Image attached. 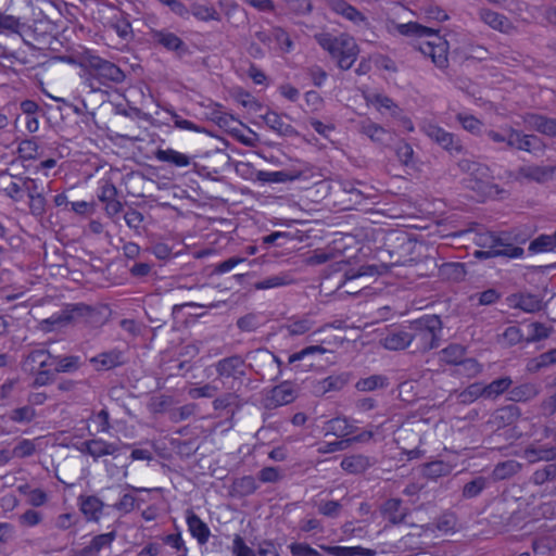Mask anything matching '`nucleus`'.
Here are the masks:
<instances>
[{
	"mask_svg": "<svg viewBox=\"0 0 556 556\" xmlns=\"http://www.w3.org/2000/svg\"><path fill=\"white\" fill-rule=\"evenodd\" d=\"M326 352H327V350L320 345H309L296 353L291 354L288 358V362H289V364L293 365L308 356H313L316 354L321 355V354H325Z\"/></svg>",
	"mask_w": 556,
	"mask_h": 556,
	"instance_id": "a18cd8bd",
	"label": "nucleus"
},
{
	"mask_svg": "<svg viewBox=\"0 0 556 556\" xmlns=\"http://www.w3.org/2000/svg\"><path fill=\"white\" fill-rule=\"evenodd\" d=\"M331 556H375L376 551L363 546H321Z\"/></svg>",
	"mask_w": 556,
	"mask_h": 556,
	"instance_id": "a878e982",
	"label": "nucleus"
},
{
	"mask_svg": "<svg viewBox=\"0 0 556 556\" xmlns=\"http://www.w3.org/2000/svg\"><path fill=\"white\" fill-rule=\"evenodd\" d=\"M388 384V379L381 375H372L370 377L362 378L356 382V389L362 392H370L377 389L384 388Z\"/></svg>",
	"mask_w": 556,
	"mask_h": 556,
	"instance_id": "f704fd0d",
	"label": "nucleus"
},
{
	"mask_svg": "<svg viewBox=\"0 0 556 556\" xmlns=\"http://www.w3.org/2000/svg\"><path fill=\"white\" fill-rule=\"evenodd\" d=\"M457 119L465 130L473 135H478L482 131V123L473 115L458 114Z\"/></svg>",
	"mask_w": 556,
	"mask_h": 556,
	"instance_id": "49530a36",
	"label": "nucleus"
},
{
	"mask_svg": "<svg viewBox=\"0 0 556 556\" xmlns=\"http://www.w3.org/2000/svg\"><path fill=\"white\" fill-rule=\"evenodd\" d=\"M319 46L326 50L342 70H349L355 63L358 55V46L353 37L348 34L333 36L321 33L315 36Z\"/></svg>",
	"mask_w": 556,
	"mask_h": 556,
	"instance_id": "7ed1b4c3",
	"label": "nucleus"
},
{
	"mask_svg": "<svg viewBox=\"0 0 556 556\" xmlns=\"http://www.w3.org/2000/svg\"><path fill=\"white\" fill-rule=\"evenodd\" d=\"M18 491L26 497L27 503L33 507L43 506L48 500V493L40 488H33L29 484L18 486Z\"/></svg>",
	"mask_w": 556,
	"mask_h": 556,
	"instance_id": "7c9ffc66",
	"label": "nucleus"
},
{
	"mask_svg": "<svg viewBox=\"0 0 556 556\" xmlns=\"http://www.w3.org/2000/svg\"><path fill=\"white\" fill-rule=\"evenodd\" d=\"M115 539V534L113 532L103 533L97 535L92 539L90 548L92 551L99 552L100 549L110 546Z\"/></svg>",
	"mask_w": 556,
	"mask_h": 556,
	"instance_id": "052dcab7",
	"label": "nucleus"
},
{
	"mask_svg": "<svg viewBox=\"0 0 556 556\" xmlns=\"http://www.w3.org/2000/svg\"><path fill=\"white\" fill-rule=\"evenodd\" d=\"M220 390V383L217 379H213L208 383H194L192 384L188 390L189 397L197 400V399H211L215 396V394Z\"/></svg>",
	"mask_w": 556,
	"mask_h": 556,
	"instance_id": "c756f323",
	"label": "nucleus"
},
{
	"mask_svg": "<svg viewBox=\"0 0 556 556\" xmlns=\"http://www.w3.org/2000/svg\"><path fill=\"white\" fill-rule=\"evenodd\" d=\"M525 125L546 136L556 137V119L547 118L539 114H527L523 117Z\"/></svg>",
	"mask_w": 556,
	"mask_h": 556,
	"instance_id": "2eb2a0df",
	"label": "nucleus"
},
{
	"mask_svg": "<svg viewBox=\"0 0 556 556\" xmlns=\"http://www.w3.org/2000/svg\"><path fill=\"white\" fill-rule=\"evenodd\" d=\"M285 327L290 336H303L314 327V321L308 316L293 317Z\"/></svg>",
	"mask_w": 556,
	"mask_h": 556,
	"instance_id": "2f4dec72",
	"label": "nucleus"
},
{
	"mask_svg": "<svg viewBox=\"0 0 556 556\" xmlns=\"http://www.w3.org/2000/svg\"><path fill=\"white\" fill-rule=\"evenodd\" d=\"M361 129H362L363 134H365L367 137H369L372 141H377V142H381L387 135V131L384 128H382L378 124H375L370 121L363 122Z\"/></svg>",
	"mask_w": 556,
	"mask_h": 556,
	"instance_id": "37998d69",
	"label": "nucleus"
},
{
	"mask_svg": "<svg viewBox=\"0 0 556 556\" xmlns=\"http://www.w3.org/2000/svg\"><path fill=\"white\" fill-rule=\"evenodd\" d=\"M460 168L470 176L468 188L477 191L483 198H498L500 188L492 181L490 170L485 165L477 162L464 160L459 164Z\"/></svg>",
	"mask_w": 556,
	"mask_h": 556,
	"instance_id": "423d86ee",
	"label": "nucleus"
},
{
	"mask_svg": "<svg viewBox=\"0 0 556 556\" xmlns=\"http://www.w3.org/2000/svg\"><path fill=\"white\" fill-rule=\"evenodd\" d=\"M39 147L34 139H25L18 143L17 153L23 160H35L38 156Z\"/></svg>",
	"mask_w": 556,
	"mask_h": 556,
	"instance_id": "79ce46f5",
	"label": "nucleus"
},
{
	"mask_svg": "<svg viewBox=\"0 0 556 556\" xmlns=\"http://www.w3.org/2000/svg\"><path fill=\"white\" fill-rule=\"evenodd\" d=\"M90 363L98 370H109L123 363V355L117 350L103 352L91 357Z\"/></svg>",
	"mask_w": 556,
	"mask_h": 556,
	"instance_id": "5701e85b",
	"label": "nucleus"
},
{
	"mask_svg": "<svg viewBox=\"0 0 556 556\" xmlns=\"http://www.w3.org/2000/svg\"><path fill=\"white\" fill-rule=\"evenodd\" d=\"M396 155L403 164L408 165L413 161L414 150L410 144L403 142L397 146Z\"/></svg>",
	"mask_w": 556,
	"mask_h": 556,
	"instance_id": "338daca9",
	"label": "nucleus"
},
{
	"mask_svg": "<svg viewBox=\"0 0 556 556\" xmlns=\"http://www.w3.org/2000/svg\"><path fill=\"white\" fill-rule=\"evenodd\" d=\"M242 361L239 357H228L216 363L215 369L217 372V380L222 384L223 379L236 377L237 374H241Z\"/></svg>",
	"mask_w": 556,
	"mask_h": 556,
	"instance_id": "412c9836",
	"label": "nucleus"
},
{
	"mask_svg": "<svg viewBox=\"0 0 556 556\" xmlns=\"http://www.w3.org/2000/svg\"><path fill=\"white\" fill-rule=\"evenodd\" d=\"M548 328L544 324L532 323L528 326V336L531 341H539L548 337Z\"/></svg>",
	"mask_w": 556,
	"mask_h": 556,
	"instance_id": "13d9d810",
	"label": "nucleus"
},
{
	"mask_svg": "<svg viewBox=\"0 0 556 556\" xmlns=\"http://www.w3.org/2000/svg\"><path fill=\"white\" fill-rule=\"evenodd\" d=\"M117 194L114 184L109 179H101L99 181L98 198L101 202L115 199Z\"/></svg>",
	"mask_w": 556,
	"mask_h": 556,
	"instance_id": "5fc2aeb1",
	"label": "nucleus"
},
{
	"mask_svg": "<svg viewBox=\"0 0 556 556\" xmlns=\"http://www.w3.org/2000/svg\"><path fill=\"white\" fill-rule=\"evenodd\" d=\"M479 15L483 23L495 30L507 33L511 28L509 20L498 12H494L489 9H482L480 10Z\"/></svg>",
	"mask_w": 556,
	"mask_h": 556,
	"instance_id": "4be33fe9",
	"label": "nucleus"
},
{
	"mask_svg": "<svg viewBox=\"0 0 556 556\" xmlns=\"http://www.w3.org/2000/svg\"><path fill=\"white\" fill-rule=\"evenodd\" d=\"M440 275L446 278L458 279L464 275V266L458 263H446L440 267Z\"/></svg>",
	"mask_w": 556,
	"mask_h": 556,
	"instance_id": "4d7b16f0",
	"label": "nucleus"
},
{
	"mask_svg": "<svg viewBox=\"0 0 556 556\" xmlns=\"http://www.w3.org/2000/svg\"><path fill=\"white\" fill-rule=\"evenodd\" d=\"M292 49L293 42L283 29L269 28L254 33L249 53L253 58H262L267 52L288 53Z\"/></svg>",
	"mask_w": 556,
	"mask_h": 556,
	"instance_id": "20e7f679",
	"label": "nucleus"
},
{
	"mask_svg": "<svg viewBox=\"0 0 556 556\" xmlns=\"http://www.w3.org/2000/svg\"><path fill=\"white\" fill-rule=\"evenodd\" d=\"M138 505L137 498L130 493H124L121 498L113 505V508L121 514H128Z\"/></svg>",
	"mask_w": 556,
	"mask_h": 556,
	"instance_id": "de8ad7c7",
	"label": "nucleus"
},
{
	"mask_svg": "<svg viewBox=\"0 0 556 556\" xmlns=\"http://www.w3.org/2000/svg\"><path fill=\"white\" fill-rule=\"evenodd\" d=\"M465 348L459 344H451L441 352V357L450 364H459L463 362Z\"/></svg>",
	"mask_w": 556,
	"mask_h": 556,
	"instance_id": "58836bf2",
	"label": "nucleus"
},
{
	"mask_svg": "<svg viewBox=\"0 0 556 556\" xmlns=\"http://www.w3.org/2000/svg\"><path fill=\"white\" fill-rule=\"evenodd\" d=\"M186 522L188 526V530L191 533V535L197 539V541L200 544H205L211 535L210 528L207 525L200 519L199 516H197L192 511L187 513Z\"/></svg>",
	"mask_w": 556,
	"mask_h": 556,
	"instance_id": "6ab92c4d",
	"label": "nucleus"
},
{
	"mask_svg": "<svg viewBox=\"0 0 556 556\" xmlns=\"http://www.w3.org/2000/svg\"><path fill=\"white\" fill-rule=\"evenodd\" d=\"M191 12L200 21H219V13L213 7L206 4H194Z\"/></svg>",
	"mask_w": 556,
	"mask_h": 556,
	"instance_id": "ea45409f",
	"label": "nucleus"
},
{
	"mask_svg": "<svg viewBox=\"0 0 556 556\" xmlns=\"http://www.w3.org/2000/svg\"><path fill=\"white\" fill-rule=\"evenodd\" d=\"M486 486V479L478 477L472 481L468 482L463 489V495L467 498H472L479 495L482 490Z\"/></svg>",
	"mask_w": 556,
	"mask_h": 556,
	"instance_id": "09e8293b",
	"label": "nucleus"
},
{
	"mask_svg": "<svg viewBox=\"0 0 556 556\" xmlns=\"http://www.w3.org/2000/svg\"><path fill=\"white\" fill-rule=\"evenodd\" d=\"M256 177L260 181L268 184H282L293 179V177L285 170H260Z\"/></svg>",
	"mask_w": 556,
	"mask_h": 556,
	"instance_id": "4c0bfd02",
	"label": "nucleus"
},
{
	"mask_svg": "<svg viewBox=\"0 0 556 556\" xmlns=\"http://www.w3.org/2000/svg\"><path fill=\"white\" fill-rule=\"evenodd\" d=\"M381 513L392 525L401 523L406 516V509L402 507L401 501L396 498L388 500L383 504Z\"/></svg>",
	"mask_w": 556,
	"mask_h": 556,
	"instance_id": "bb28decb",
	"label": "nucleus"
},
{
	"mask_svg": "<svg viewBox=\"0 0 556 556\" xmlns=\"http://www.w3.org/2000/svg\"><path fill=\"white\" fill-rule=\"evenodd\" d=\"M151 39L169 51H178L184 47L182 40L174 33L153 29L150 33Z\"/></svg>",
	"mask_w": 556,
	"mask_h": 556,
	"instance_id": "b1692460",
	"label": "nucleus"
},
{
	"mask_svg": "<svg viewBox=\"0 0 556 556\" xmlns=\"http://www.w3.org/2000/svg\"><path fill=\"white\" fill-rule=\"evenodd\" d=\"M492 244L488 251H477L476 255H485L486 257L506 256L509 258H519L523 255V249L513 244L503 243L497 239L491 238Z\"/></svg>",
	"mask_w": 556,
	"mask_h": 556,
	"instance_id": "ddd939ff",
	"label": "nucleus"
},
{
	"mask_svg": "<svg viewBox=\"0 0 556 556\" xmlns=\"http://www.w3.org/2000/svg\"><path fill=\"white\" fill-rule=\"evenodd\" d=\"M258 116L270 129L281 136L291 137L296 135V130L290 124L286 123L283 118L274 111L267 110L265 113H260Z\"/></svg>",
	"mask_w": 556,
	"mask_h": 556,
	"instance_id": "f3484780",
	"label": "nucleus"
},
{
	"mask_svg": "<svg viewBox=\"0 0 556 556\" xmlns=\"http://www.w3.org/2000/svg\"><path fill=\"white\" fill-rule=\"evenodd\" d=\"M165 543L180 553L179 556H187L188 548L180 534H169L165 538Z\"/></svg>",
	"mask_w": 556,
	"mask_h": 556,
	"instance_id": "0e129e2a",
	"label": "nucleus"
},
{
	"mask_svg": "<svg viewBox=\"0 0 556 556\" xmlns=\"http://www.w3.org/2000/svg\"><path fill=\"white\" fill-rule=\"evenodd\" d=\"M380 343L387 350L399 351L407 348L412 343V338L409 331L404 329L392 330L380 340Z\"/></svg>",
	"mask_w": 556,
	"mask_h": 556,
	"instance_id": "a211bd4d",
	"label": "nucleus"
},
{
	"mask_svg": "<svg viewBox=\"0 0 556 556\" xmlns=\"http://www.w3.org/2000/svg\"><path fill=\"white\" fill-rule=\"evenodd\" d=\"M346 381V378L342 375L329 376L318 382L316 391L321 393L338 391L345 386Z\"/></svg>",
	"mask_w": 556,
	"mask_h": 556,
	"instance_id": "e433bc0d",
	"label": "nucleus"
},
{
	"mask_svg": "<svg viewBox=\"0 0 556 556\" xmlns=\"http://www.w3.org/2000/svg\"><path fill=\"white\" fill-rule=\"evenodd\" d=\"M112 28L119 38L124 40H128L131 38L132 29L128 21L118 20L112 25Z\"/></svg>",
	"mask_w": 556,
	"mask_h": 556,
	"instance_id": "e2e57ef3",
	"label": "nucleus"
},
{
	"mask_svg": "<svg viewBox=\"0 0 556 556\" xmlns=\"http://www.w3.org/2000/svg\"><path fill=\"white\" fill-rule=\"evenodd\" d=\"M85 62L89 74L99 79L101 84L122 83L125 78L124 72L117 65L98 55H89Z\"/></svg>",
	"mask_w": 556,
	"mask_h": 556,
	"instance_id": "6e6552de",
	"label": "nucleus"
},
{
	"mask_svg": "<svg viewBox=\"0 0 556 556\" xmlns=\"http://www.w3.org/2000/svg\"><path fill=\"white\" fill-rule=\"evenodd\" d=\"M36 416V412L31 406H23L11 412L10 418L15 422H29Z\"/></svg>",
	"mask_w": 556,
	"mask_h": 556,
	"instance_id": "864d4df0",
	"label": "nucleus"
},
{
	"mask_svg": "<svg viewBox=\"0 0 556 556\" xmlns=\"http://www.w3.org/2000/svg\"><path fill=\"white\" fill-rule=\"evenodd\" d=\"M424 134L439 146L448 151H459L460 146L455 141L454 136L432 122H426L421 126Z\"/></svg>",
	"mask_w": 556,
	"mask_h": 556,
	"instance_id": "9b49d317",
	"label": "nucleus"
},
{
	"mask_svg": "<svg viewBox=\"0 0 556 556\" xmlns=\"http://www.w3.org/2000/svg\"><path fill=\"white\" fill-rule=\"evenodd\" d=\"M324 431L326 435L346 437L352 433L353 425L344 417H336L325 424Z\"/></svg>",
	"mask_w": 556,
	"mask_h": 556,
	"instance_id": "cd10ccee",
	"label": "nucleus"
},
{
	"mask_svg": "<svg viewBox=\"0 0 556 556\" xmlns=\"http://www.w3.org/2000/svg\"><path fill=\"white\" fill-rule=\"evenodd\" d=\"M328 8L357 27H367V17L344 0H327Z\"/></svg>",
	"mask_w": 556,
	"mask_h": 556,
	"instance_id": "9d476101",
	"label": "nucleus"
},
{
	"mask_svg": "<svg viewBox=\"0 0 556 556\" xmlns=\"http://www.w3.org/2000/svg\"><path fill=\"white\" fill-rule=\"evenodd\" d=\"M36 451L34 441L23 439L13 447L12 454L14 457L24 458L31 456Z\"/></svg>",
	"mask_w": 556,
	"mask_h": 556,
	"instance_id": "603ef678",
	"label": "nucleus"
},
{
	"mask_svg": "<svg viewBox=\"0 0 556 556\" xmlns=\"http://www.w3.org/2000/svg\"><path fill=\"white\" fill-rule=\"evenodd\" d=\"M290 552L293 556H320L316 549L304 543L291 544Z\"/></svg>",
	"mask_w": 556,
	"mask_h": 556,
	"instance_id": "69168bd1",
	"label": "nucleus"
},
{
	"mask_svg": "<svg viewBox=\"0 0 556 556\" xmlns=\"http://www.w3.org/2000/svg\"><path fill=\"white\" fill-rule=\"evenodd\" d=\"M511 384V380L509 378H501L492 381L490 384L483 388L485 397H496L506 391Z\"/></svg>",
	"mask_w": 556,
	"mask_h": 556,
	"instance_id": "a19ab883",
	"label": "nucleus"
},
{
	"mask_svg": "<svg viewBox=\"0 0 556 556\" xmlns=\"http://www.w3.org/2000/svg\"><path fill=\"white\" fill-rule=\"evenodd\" d=\"M365 100L368 105L374 106L379 112L388 111L391 116H397L401 113V109L387 96L368 92L365 94Z\"/></svg>",
	"mask_w": 556,
	"mask_h": 556,
	"instance_id": "aec40b11",
	"label": "nucleus"
},
{
	"mask_svg": "<svg viewBox=\"0 0 556 556\" xmlns=\"http://www.w3.org/2000/svg\"><path fill=\"white\" fill-rule=\"evenodd\" d=\"M236 490L242 495H249L256 491L257 484L253 477L245 476L238 479L235 483Z\"/></svg>",
	"mask_w": 556,
	"mask_h": 556,
	"instance_id": "6e6d98bb",
	"label": "nucleus"
},
{
	"mask_svg": "<svg viewBox=\"0 0 556 556\" xmlns=\"http://www.w3.org/2000/svg\"><path fill=\"white\" fill-rule=\"evenodd\" d=\"M73 365L72 359L52 356L45 349L31 351L24 362L25 370L36 375L34 383L36 386H46L52 378L54 372L66 371Z\"/></svg>",
	"mask_w": 556,
	"mask_h": 556,
	"instance_id": "f03ea898",
	"label": "nucleus"
},
{
	"mask_svg": "<svg viewBox=\"0 0 556 556\" xmlns=\"http://www.w3.org/2000/svg\"><path fill=\"white\" fill-rule=\"evenodd\" d=\"M155 159L162 163H168L175 167H188L192 163V156L179 152L173 148L157 149L155 151Z\"/></svg>",
	"mask_w": 556,
	"mask_h": 556,
	"instance_id": "dca6fc26",
	"label": "nucleus"
},
{
	"mask_svg": "<svg viewBox=\"0 0 556 556\" xmlns=\"http://www.w3.org/2000/svg\"><path fill=\"white\" fill-rule=\"evenodd\" d=\"M168 113L170 115V121L174 123L176 128L186 131L202 132V128L193 122L182 118L174 111H168Z\"/></svg>",
	"mask_w": 556,
	"mask_h": 556,
	"instance_id": "8fccbe9b",
	"label": "nucleus"
},
{
	"mask_svg": "<svg viewBox=\"0 0 556 556\" xmlns=\"http://www.w3.org/2000/svg\"><path fill=\"white\" fill-rule=\"evenodd\" d=\"M77 450L83 454L89 455L93 460H98L104 456L117 457L119 454L118 444L108 442L103 439L86 440L77 446Z\"/></svg>",
	"mask_w": 556,
	"mask_h": 556,
	"instance_id": "1a4fd4ad",
	"label": "nucleus"
},
{
	"mask_svg": "<svg viewBox=\"0 0 556 556\" xmlns=\"http://www.w3.org/2000/svg\"><path fill=\"white\" fill-rule=\"evenodd\" d=\"M255 556H279L276 544L270 540L261 541L254 553Z\"/></svg>",
	"mask_w": 556,
	"mask_h": 556,
	"instance_id": "680f3d73",
	"label": "nucleus"
},
{
	"mask_svg": "<svg viewBox=\"0 0 556 556\" xmlns=\"http://www.w3.org/2000/svg\"><path fill=\"white\" fill-rule=\"evenodd\" d=\"M443 325L437 315H424L409 324L412 343L420 351H429L439 346Z\"/></svg>",
	"mask_w": 556,
	"mask_h": 556,
	"instance_id": "39448f33",
	"label": "nucleus"
},
{
	"mask_svg": "<svg viewBox=\"0 0 556 556\" xmlns=\"http://www.w3.org/2000/svg\"><path fill=\"white\" fill-rule=\"evenodd\" d=\"M556 249V231L552 235H541L534 239L529 250L533 253L551 252Z\"/></svg>",
	"mask_w": 556,
	"mask_h": 556,
	"instance_id": "473e14b6",
	"label": "nucleus"
},
{
	"mask_svg": "<svg viewBox=\"0 0 556 556\" xmlns=\"http://www.w3.org/2000/svg\"><path fill=\"white\" fill-rule=\"evenodd\" d=\"M18 521L22 526L35 527L42 521V515L37 510L27 509L20 516Z\"/></svg>",
	"mask_w": 556,
	"mask_h": 556,
	"instance_id": "bf43d9fd",
	"label": "nucleus"
},
{
	"mask_svg": "<svg viewBox=\"0 0 556 556\" xmlns=\"http://www.w3.org/2000/svg\"><path fill=\"white\" fill-rule=\"evenodd\" d=\"M231 552L233 556H255V551L245 543L240 534L233 535Z\"/></svg>",
	"mask_w": 556,
	"mask_h": 556,
	"instance_id": "3c124183",
	"label": "nucleus"
},
{
	"mask_svg": "<svg viewBox=\"0 0 556 556\" xmlns=\"http://www.w3.org/2000/svg\"><path fill=\"white\" fill-rule=\"evenodd\" d=\"M455 464L444 460H434L424 467V475L429 478H439L448 475Z\"/></svg>",
	"mask_w": 556,
	"mask_h": 556,
	"instance_id": "72a5a7b5",
	"label": "nucleus"
},
{
	"mask_svg": "<svg viewBox=\"0 0 556 556\" xmlns=\"http://www.w3.org/2000/svg\"><path fill=\"white\" fill-rule=\"evenodd\" d=\"M507 305L510 308H518L525 313H535L542 308L541 299L531 293H514L506 298Z\"/></svg>",
	"mask_w": 556,
	"mask_h": 556,
	"instance_id": "f8f14e48",
	"label": "nucleus"
},
{
	"mask_svg": "<svg viewBox=\"0 0 556 556\" xmlns=\"http://www.w3.org/2000/svg\"><path fill=\"white\" fill-rule=\"evenodd\" d=\"M295 388L290 382H282L271 390L270 400L276 406L287 405L294 401Z\"/></svg>",
	"mask_w": 556,
	"mask_h": 556,
	"instance_id": "393cba45",
	"label": "nucleus"
},
{
	"mask_svg": "<svg viewBox=\"0 0 556 556\" xmlns=\"http://www.w3.org/2000/svg\"><path fill=\"white\" fill-rule=\"evenodd\" d=\"M399 34L414 38V46L426 56H429L435 66L443 68L447 64L448 42L440 36L438 30L422 26L416 22L397 24Z\"/></svg>",
	"mask_w": 556,
	"mask_h": 556,
	"instance_id": "f257e3e1",
	"label": "nucleus"
},
{
	"mask_svg": "<svg viewBox=\"0 0 556 556\" xmlns=\"http://www.w3.org/2000/svg\"><path fill=\"white\" fill-rule=\"evenodd\" d=\"M420 15L428 21L444 22L448 15L439 7L429 3L420 8Z\"/></svg>",
	"mask_w": 556,
	"mask_h": 556,
	"instance_id": "c03bdc74",
	"label": "nucleus"
},
{
	"mask_svg": "<svg viewBox=\"0 0 556 556\" xmlns=\"http://www.w3.org/2000/svg\"><path fill=\"white\" fill-rule=\"evenodd\" d=\"M489 138L497 143H505L507 147L517 148L530 153H538L543 150L540 138L533 135H522L513 128H506L502 131L491 130L488 132Z\"/></svg>",
	"mask_w": 556,
	"mask_h": 556,
	"instance_id": "0eeeda50",
	"label": "nucleus"
},
{
	"mask_svg": "<svg viewBox=\"0 0 556 556\" xmlns=\"http://www.w3.org/2000/svg\"><path fill=\"white\" fill-rule=\"evenodd\" d=\"M79 505L81 513L89 520H97L102 511V501L93 495L79 497Z\"/></svg>",
	"mask_w": 556,
	"mask_h": 556,
	"instance_id": "c85d7f7f",
	"label": "nucleus"
},
{
	"mask_svg": "<svg viewBox=\"0 0 556 556\" xmlns=\"http://www.w3.org/2000/svg\"><path fill=\"white\" fill-rule=\"evenodd\" d=\"M0 191L13 201L23 199V177L13 176L7 172L0 173Z\"/></svg>",
	"mask_w": 556,
	"mask_h": 556,
	"instance_id": "4468645a",
	"label": "nucleus"
},
{
	"mask_svg": "<svg viewBox=\"0 0 556 556\" xmlns=\"http://www.w3.org/2000/svg\"><path fill=\"white\" fill-rule=\"evenodd\" d=\"M520 470V465L516 460H506L495 466L493 478L495 480H504L510 478Z\"/></svg>",
	"mask_w": 556,
	"mask_h": 556,
	"instance_id": "c9c22d12",
	"label": "nucleus"
},
{
	"mask_svg": "<svg viewBox=\"0 0 556 556\" xmlns=\"http://www.w3.org/2000/svg\"><path fill=\"white\" fill-rule=\"evenodd\" d=\"M280 478L281 475L275 467H265L258 472V479L264 483L277 482Z\"/></svg>",
	"mask_w": 556,
	"mask_h": 556,
	"instance_id": "774afa93",
	"label": "nucleus"
}]
</instances>
